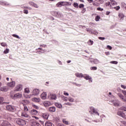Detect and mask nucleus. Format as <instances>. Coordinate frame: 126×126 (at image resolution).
<instances>
[{
  "label": "nucleus",
  "mask_w": 126,
  "mask_h": 126,
  "mask_svg": "<svg viewBox=\"0 0 126 126\" xmlns=\"http://www.w3.org/2000/svg\"><path fill=\"white\" fill-rule=\"evenodd\" d=\"M15 122L19 126H25L26 125V121L23 119L17 118L15 119Z\"/></svg>",
  "instance_id": "1"
},
{
  "label": "nucleus",
  "mask_w": 126,
  "mask_h": 126,
  "mask_svg": "<svg viewBox=\"0 0 126 126\" xmlns=\"http://www.w3.org/2000/svg\"><path fill=\"white\" fill-rule=\"evenodd\" d=\"M5 119L9 121V122H12L13 121V119H14V116L12 114H7L5 115Z\"/></svg>",
  "instance_id": "2"
},
{
  "label": "nucleus",
  "mask_w": 126,
  "mask_h": 126,
  "mask_svg": "<svg viewBox=\"0 0 126 126\" xmlns=\"http://www.w3.org/2000/svg\"><path fill=\"white\" fill-rule=\"evenodd\" d=\"M0 126H11L10 123L9 122L4 121V120H1L0 121Z\"/></svg>",
  "instance_id": "3"
},
{
  "label": "nucleus",
  "mask_w": 126,
  "mask_h": 126,
  "mask_svg": "<svg viewBox=\"0 0 126 126\" xmlns=\"http://www.w3.org/2000/svg\"><path fill=\"white\" fill-rule=\"evenodd\" d=\"M15 109L14 106L12 105H8L6 106V111H8V112H13Z\"/></svg>",
  "instance_id": "4"
},
{
  "label": "nucleus",
  "mask_w": 126,
  "mask_h": 126,
  "mask_svg": "<svg viewBox=\"0 0 126 126\" xmlns=\"http://www.w3.org/2000/svg\"><path fill=\"white\" fill-rule=\"evenodd\" d=\"M91 110L89 111V113L93 115V114H96L97 116H99V113L97 111L94 107H91Z\"/></svg>",
  "instance_id": "5"
},
{
  "label": "nucleus",
  "mask_w": 126,
  "mask_h": 126,
  "mask_svg": "<svg viewBox=\"0 0 126 126\" xmlns=\"http://www.w3.org/2000/svg\"><path fill=\"white\" fill-rule=\"evenodd\" d=\"M118 96L121 99L122 101L123 102H124L125 103H126V97H125V96L123 95V94L121 93L117 94Z\"/></svg>",
  "instance_id": "6"
},
{
  "label": "nucleus",
  "mask_w": 126,
  "mask_h": 126,
  "mask_svg": "<svg viewBox=\"0 0 126 126\" xmlns=\"http://www.w3.org/2000/svg\"><path fill=\"white\" fill-rule=\"evenodd\" d=\"M117 115L119 116V117H122L123 119H126V114L122 111H118Z\"/></svg>",
  "instance_id": "7"
},
{
  "label": "nucleus",
  "mask_w": 126,
  "mask_h": 126,
  "mask_svg": "<svg viewBox=\"0 0 126 126\" xmlns=\"http://www.w3.org/2000/svg\"><path fill=\"white\" fill-rule=\"evenodd\" d=\"M7 85L9 86V87L13 88V87H14V86H15V82L12 81L11 82L8 83L7 84Z\"/></svg>",
  "instance_id": "8"
},
{
  "label": "nucleus",
  "mask_w": 126,
  "mask_h": 126,
  "mask_svg": "<svg viewBox=\"0 0 126 126\" xmlns=\"http://www.w3.org/2000/svg\"><path fill=\"white\" fill-rule=\"evenodd\" d=\"M21 117L22 118H30V116L26 113V111H23L21 113Z\"/></svg>",
  "instance_id": "9"
},
{
  "label": "nucleus",
  "mask_w": 126,
  "mask_h": 126,
  "mask_svg": "<svg viewBox=\"0 0 126 126\" xmlns=\"http://www.w3.org/2000/svg\"><path fill=\"white\" fill-rule=\"evenodd\" d=\"M29 4L32 5V6H33V7H35V8H38V7H39V5L33 1H29Z\"/></svg>",
  "instance_id": "10"
},
{
  "label": "nucleus",
  "mask_w": 126,
  "mask_h": 126,
  "mask_svg": "<svg viewBox=\"0 0 126 126\" xmlns=\"http://www.w3.org/2000/svg\"><path fill=\"white\" fill-rule=\"evenodd\" d=\"M22 97V94H16L13 96V99H19Z\"/></svg>",
  "instance_id": "11"
},
{
  "label": "nucleus",
  "mask_w": 126,
  "mask_h": 126,
  "mask_svg": "<svg viewBox=\"0 0 126 126\" xmlns=\"http://www.w3.org/2000/svg\"><path fill=\"white\" fill-rule=\"evenodd\" d=\"M31 115H32V116H36V115H38V111L35 109L32 110L31 111Z\"/></svg>",
  "instance_id": "12"
},
{
  "label": "nucleus",
  "mask_w": 126,
  "mask_h": 126,
  "mask_svg": "<svg viewBox=\"0 0 126 126\" xmlns=\"http://www.w3.org/2000/svg\"><path fill=\"white\" fill-rule=\"evenodd\" d=\"M49 112L50 113H54V112H56V107L52 106L48 108Z\"/></svg>",
  "instance_id": "13"
},
{
  "label": "nucleus",
  "mask_w": 126,
  "mask_h": 126,
  "mask_svg": "<svg viewBox=\"0 0 126 126\" xmlns=\"http://www.w3.org/2000/svg\"><path fill=\"white\" fill-rule=\"evenodd\" d=\"M22 90V85H18L15 88V91H21Z\"/></svg>",
  "instance_id": "14"
},
{
  "label": "nucleus",
  "mask_w": 126,
  "mask_h": 126,
  "mask_svg": "<svg viewBox=\"0 0 126 126\" xmlns=\"http://www.w3.org/2000/svg\"><path fill=\"white\" fill-rule=\"evenodd\" d=\"M62 6H65V5H71V3L68 1H62Z\"/></svg>",
  "instance_id": "15"
},
{
  "label": "nucleus",
  "mask_w": 126,
  "mask_h": 126,
  "mask_svg": "<svg viewBox=\"0 0 126 126\" xmlns=\"http://www.w3.org/2000/svg\"><path fill=\"white\" fill-rule=\"evenodd\" d=\"M43 105L44 107H49V106H51V102L49 101H45L43 102Z\"/></svg>",
  "instance_id": "16"
},
{
  "label": "nucleus",
  "mask_w": 126,
  "mask_h": 126,
  "mask_svg": "<svg viewBox=\"0 0 126 126\" xmlns=\"http://www.w3.org/2000/svg\"><path fill=\"white\" fill-rule=\"evenodd\" d=\"M44 51L42 48H38L36 49V53H39V54H44Z\"/></svg>",
  "instance_id": "17"
},
{
  "label": "nucleus",
  "mask_w": 126,
  "mask_h": 126,
  "mask_svg": "<svg viewBox=\"0 0 126 126\" xmlns=\"http://www.w3.org/2000/svg\"><path fill=\"white\" fill-rule=\"evenodd\" d=\"M40 91L38 89H35L32 91V95H38L39 94Z\"/></svg>",
  "instance_id": "18"
},
{
  "label": "nucleus",
  "mask_w": 126,
  "mask_h": 126,
  "mask_svg": "<svg viewBox=\"0 0 126 126\" xmlns=\"http://www.w3.org/2000/svg\"><path fill=\"white\" fill-rule=\"evenodd\" d=\"M0 5H5V6H7L9 5V3H8L7 2L0 1Z\"/></svg>",
  "instance_id": "19"
},
{
  "label": "nucleus",
  "mask_w": 126,
  "mask_h": 126,
  "mask_svg": "<svg viewBox=\"0 0 126 126\" xmlns=\"http://www.w3.org/2000/svg\"><path fill=\"white\" fill-rule=\"evenodd\" d=\"M42 117L44 120H48V118H49V115L47 113H42Z\"/></svg>",
  "instance_id": "20"
},
{
  "label": "nucleus",
  "mask_w": 126,
  "mask_h": 126,
  "mask_svg": "<svg viewBox=\"0 0 126 126\" xmlns=\"http://www.w3.org/2000/svg\"><path fill=\"white\" fill-rule=\"evenodd\" d=\"M83 77L85 78V79H86V80H89V79H91V77L87 74L83 75Z\"/></svg>",
  "instance_id": "21"
},
{
  "label": "nucleus",
  "mask_w": 126,
  "mask_h": 126,
  "mask_svg": "<svg viewBox=\"0 0 126 126\" xmlns=\"http://www.w3.org/2000/svg\"><path fill=\"white\" fill-rule=\"evenodd\" d=\"M118 17L120 18L121 20H124V18H125V15L122 13H120L118 15Z\"/></svg>",
  "instance_id": "22"
},
{
  "label": "nucleus",
  "mask_w": 126,
  "mask_h": 126,
  "mask_svg": "<svg viewBox=\"0 0 126 126\" xmlns=\"http://www.w3.org/2000/svg\"><path fill=\"white\" fill-rule=\"evenodd\" d=\"M47 97V93L43 92L41 94V97L42 99L43 100H45Z\"/></svg>",
  "instance_id": "23"
},
{
  "label": "nucleus",
  "mask_w": 126,
  "mask_h": 126,
  "mask_svg": "<svg viewBox=\"0 0 126 126\" xmlns=\"http://www.w3.org/2000/svg\"><path fill=\"white\" fill-rule=\"evenodd\" d=\"M75 76H76V77H79V78H82L83 77V74L82 73H80L78 72H77L75 74Z\"/></svg>",
  "instance_id": "24"
},
{
  "label": "nucleus",
  "mask_w": 126,
  "mask_h": 126,
  "mask_svg": "<svg viewBox=\"0 0 126 126\" xmlns=\"http://www.w3.org/2000/svg\"><path fill=\"white\" fill-rule=\"evenodd\" d=\"M32 100L33 102H35L36 103H38V102H40V98L37 97H33L32 98Z\"/></svg>",
  "instance_id": "25"
},
{
  "label": "nucleus",
  "mask_w": 126,
  "mask_h": 126,
  "mask_svg": "<svg viewBox=\"0 0 126 126\" xmlns=\"http://www.w3.org/2000/svg\"><path fill=\"white\" fill-rule=\"evenodd\" d=\"M55 106H56V107H57V108H59V109H61V108L63 107V105H62V104H61L59 102L56 103Z\"/></svg>",
  "instance_id": "26"
},
{
  "label": "nucleus",
  "mask_w": 126,
  "mask_h": 126,
  "mask_svg": "<svg viewBox=\"0 0 126 126\" xmlns=\"http://www.w3.org/2000/svg\"><path fill=\"white\" fill-rule=\"evenodd\" d=\"M0 91H2L3 92H6V91H7V88L6 87H2L0 88Z\"/></svg>",
  "instance_id": "27"
},
{
  "label": "nucleus",
  "mask_w": 126,
  "mask_h": 126,
  "mask_svg": "<svg viewBox=\"0 0 126 126\" xmlns=\"http://www.w3.org/2000/svg\"><path fill=\"white\" fill-rule=\"evenodd\" d=\"M45 126H53V123L51 122L47 121L45 123Z\"/></svg>",
  "instance_id": "28"
},
{
  "label": "nucleus",
  "mask_w": 126,
  "mask_h": 126,
  "mask_svg": "<svg viewBox=\"0 0 126 126\" xmlns=\"http://www.w3.org/2000/svg\"><path fill=\"white\" fill-rule=\"evenodd\" d=\"M24 112H28L29 111V109H28V107L26 105V104H24Z\"/></svg>",
  "instance_id": "29"
},
{
  "label": "nucleus",
  "mask_w": 126,
  "mask_h": 126,
  "mask_svg": "<svg viewBox=\"0 0 126 126\" xmlns=\"http://www.w3.org/2000/svg\"><path fill=\"white\" fill-rule=\"evenodd\" d=\"M32 126H40V124L36 122H33L32 124H31Z\"/></svg>",
  "instance_id": "30"
},
{
  "label": "nucleus",
  "mask_w": 126,
  "mask_h": 126,
  "mask_svg": "<svg viewBox=\"0 0 126 126\" xmlns=\"http://www.w3.org/2000/svg\"><path fill=\"white\" fill-rule=\"evenodd\" d=\"M24 93H27V94H29L30 93V90L29 88H26L24 90Z\"/></svg>",
  "instance_id": "31"
},
{
  "label": "nucleus",
  "mask_w": 126,
  "mask_h": 126,
  "mask_svg": "<svg viewBox=\"0 0 126 126\" xmlns=\"http://www.w3.org/2000/svg\"><path fill=\"white\" fill-rule=\"evenodd\" d=\"M56 6L57 7H62V6H63L62 1H60L57 4H56Z\"/></svg>",
  "instance_id": "32"
},
{
  "label": "nucleus",
  "mask_w": 126,
  "mask_h": 126,
  "mask_svg": "<svg viewBox=\"0 0 126 126\" xmlns=\"http://www.w3.org/2000/svg\"><path fill=\"white\" fill-rule=\"evenodd\" d=\"M51 13L53 16H57L58 14V12L53 11H51Z\"/></svg>",
  "instance_id": "33"
},
{
  "label": "nucleus",
  "mask_w": 126,
  "mask_h": 126,
  "mask_svg": "<svg viewBox=\"0 0 126 126\" xmlns=\"http://www.w3.org/2000/svg\"><path fill=\"white\" fill-rule=\"evenodd\" d=\"M51 98L53 100H56V99H57V95H56L55 94H53L51 95Z\"/></svg>",
  "instance_id": "34"
},
{
  "label": "nucleus",
  "mask_w": 126,
  "mask_h": 126,
  "mask_svg": "<svg viewBox=\"0 0 126 126\" xmlns=\"http://www.w3.org/2000/svg\"><path fill=\"white\" fill-rule=\"evenodd\" d=\"M93 63H95V64H97L98 63H99V60H97V59H94L93 61Z\"/></svg>",
  "instance_id": "35"
},
{
  "label": "nucleus",
  "mask_w": 126,
  "mask_h": 126,
  "mask_svg": "<svg viewBox=\"0 0 126 126\" xmlns=\"http://www.w3.org/2000/svg\"><path fill=\"white\" fill-rule=\"evenodd\" d=\"M120 110L123 112H126V106H122L120 108Z\"/></svg>",
  "instance_id": "36"
},
{
  "label": "nucleus",
  "mask_w": 126,
  "mask_h": 126,
  "mask_svg": "<svg viewBox=\"0 0 126 126\" xmlns=\"http://www.w3.org/2000/svg\"><path fill=\"white\" fill-rule=\"evenodd\" d=\"M106 6H109L110 7H112V5L111 4V3L109 1H108L105 4Z\"/></svg>",
  "instance_id": "37"
},
{
  "label": "nucleus",
  "mask_w": 126,
  "mask_h": 126,
  "mask_svg": "<svg viewBox=\"0 0 126 126\" xmlns=\"http://www.w3.org/2000/svg\"><path fill=\"white\" fill-rule=\"evenodd\" d=\"M32 108H34V109H36V110H39V106L35 105V104H32Z\"/></svg>",
  "instance_id": "38"
},
{
  "label": "nucleus",
  "mask_w": 126,
  "mask_h": 126,
  "mask_svg": "<svg viewBox=\"0 0 126 126\" xmlns=\"http://www.w3.org/2000/svg\"><path fill=\"white\" fill-rule=\"evenodd\" d=\"M12 37H14L15 38H17V39H20V37L18 36V35H16L15 34H12Z\"/></svg>",
  "instance_id": "39"
},
{
  "label": "nucleus",
  "mask_w": 126,
  "mask_h": 126,
  "mask_svg": "<svg viewBox=\"0 0 126 126\" xmlns=\"http://www.w3.org/2000/svg\"><path fill=\"white\" fill-rule=\"evenodd\" d=\"M73 6H74V7H75L76 8H78V3H76V2H74Z\"/></svg>",
  "instance_id": "40"
},
{
  "label": "nucleus",
  "mask_w": 126,
  "mask_h": 126,
  "mask_svg": "<svg viewBox=\"0 0 126 126\" xmlns=\"http://www.w3.org/2000/svg\"><path fill=\"white\" fill-rule=\"evenodd\" d=\"M110 1H111L112 5H116L117 4L116 2L114 1V0H110Z\"/></svg>",
  "instance_id": "41"
},
{
  "label": "nucleus",
  "mask_w": 126,
  "mask_h": 126,
  "mask_svg": "<svg viewBox=\"0 0 126 126\" xmlns=\"http://www.w3.org/2000/svg\"><path fill=\"white\" fill-rule=\"evenodd\" d=\"M93 4L94 6H96V7L99 6V3L98 2H94L93 3Z\"/></svg>",
  "instance_id": "42"
},
{
  "label": "nucleus",
  "mask_w": 126,
  "mask_h": 126,
  "mask_svg": "<svg viewBox=\"0 0 126 126\" xmlns=\"http://www.w3.org/2000/svg\"><path fill=\"white\" fill-rule=\"evenodd\" d=\"M91 70H97V67L93 66L90 68Z\"/></svg>",
  "instance_id": "43"
},
{
  "label": "nucleus",
  "mask_w": 126,
  "mask_h": 126,
  "mask_svg": "<svg viewBox=\"0 0 126 126\" xmlns=\"http://www.w3.org/2000/svg\"><path fill=\"white\" fill-rule=\"evenodd\" d=\"M3 100L4 99L2 97H0V104H3Z\"/></svg>",
  "instance_id": "44"
},
{
  "label": "nucleus",
  "mask_w": 126,
  "mask_h": 126,
  "mask_svg": "<svg viewBox=\"0 0 126 126\" xmlns=\"http://www.w3.org/2000/svg\"><path fill=\"white\" fill-rule=\"evenodd\" d=\"M0 45L2 47H7V44L4 42L1 43Z\"/></svg>",
  "instance_id": "45"
},
{
  "label": "nucleus",
  "mask_w": 126,
  "mask_h": 126,
  "mask_svg": "<svg viewBox=\"0 0 126 126\" xmlns=\"http://www.w3.org/2000/svg\"><path fill=\"white\" fill-rule=\"evenodd\" d=\"M56 17H59V18L62 17V13L58 12H57V15L56 16Z\"/></svg>",
  "instance_id": "46"
},
{
  "label": "nucleus",
  "mask_w": 126,
  "mask_h": 126,
  "mask_svg": "<svg viewBox=\"0 0 126 126\" xmlns=\"http://www.w3.org/2000/svg\"><path fill=\"white\" fill-rule=\"evenodd\" d=\"M95 21H99L100 20V16H96L95 18Z\"/></svg>",
  "instance_id": "47"
},
{
  "label": "nucleus",
  "mask_w": 126,
  "mask_h": 126,
  "mask_svg": "<svg viewBox=\"0 0 126 126\" xmlns=\"http://www.w3.org/2000/svg\"><path fill=\"white\" fill-rule=\"evenodd\" d=\"M88 44L90 45H93V41L91 40V39L89 40L88 42Z\"/></svg>",
  "instance_id": "48"
},
{
  "label": "nucleus",
  "mask_w": 126,
  "mask_h": 126,
  "mask_svg": "<svg viewBox=\"0 0 126 126\" xmlns=\"http://www.w3.org/2000/svg\"><path fill=\"white\" fill-rule=\"evenodd\" d=\"M63 124H64L65 125H68V122L66 121L65 119H63Z\"/></svg>",
  "instance_id": "49"
},
{
  "label": "nucleus",
  "mask_w": 126,
  "mask_h": 126,
  "mask_svg": "<svg viewBox=\"0 0 126 126\" xmlns=\"http://www.w3.org/2000/svg\"><path fill=\"white\" fill-rule=\"evenodd\" d=\"M110 63H112L113 64H118V62L117 61H111L110 62Z\"/></svg>",
  "instance_id": "50"
},
{
  "label": "nucleus",
  "mask_w": 126,
  "mask_h": 126,
  "mask_svg": "<svg viewBox=\"0 0 126 126\" xmlns=\"http://www.w3.org/2000/svg\"><path fill=\"white\" fill-rule=\"evenodd\" d=\"M113 8L116 9V10H119L120 8H121V7H120V6H117L116 7H114Z\"/></svg>",
  "instance_id": "51"
},
{
  "label": "nucleus",
  "mask_w": 126,
  "mask_h": 126,
  "mask_svg": "<svg viewBox=\"0 0 126 126\" xmlns=\"http://www.w3.org/2000/svg\"><path fill=\"white\" fill-rule=\"evenodd\" d=\"M9 53V49H6V50L4 51V54H8Z\"/></svg>",
  "instance_id": "52"
},
{
  "label": "nucleus",
  "mask_w": 126,
  "mask_h": 126,
  "mask_svg": "<svg viewBox=\"0 0 126 126\" xmlns=\"http://www.w3.org/2000/svg\"><path fill=\"white\" fill-rule=\"evenodd\" d=\"M24 102L25 103V104H29L30 103V101L27 99L24 100Z\"/></svg>",
  "instance_id": "53"
},
{
  "label": "nucleus",
  "mask_w": 126,
  "mask_h": 126,
  "mask_svg": "<svg viewBox=\"0 0 126 126\" xmlns=\"http://www.w3.org/2000/svg\"><path fill=\"white\" fill-rule=\"evenodd\" d=\"M97 10H98V11H103L104 10V9L101 8V7H98L96 8Z\"/></svg>",
  "instance_id": "54"
},
{
  "label": "nucleus",
  "mask_w": 126,
  "mask_h": 126,
  "mask_svg": "<svg viewBox=\"0 0 126 126\" xmlns=\"http://www.w3.org/2000/svg\"><path fill=\"white\" fill-rule=\"evenodd\" d=\"M114 106L115 107H118V106H120V103H119V102H115L114 103Z\"/></svg>",
  "instance_id": "55"
},
{
  "label": "nucleus",
  "mask_w": 126,
  "mask_h": 126,
  "mask_svg": "<svg viewBox=\"0 0 126 126\" xmlns=\"http://www.w3.org/2000/svg\"><path fill=\"white\" fill-rule=\"evenodd\" d=\"M79 8H83L84 7V4H80L79 5Z\"/></svg>",
  "instance_id": "56"
},
{
  "label": "nucleus",
  "mask_w": 126,
  "mask_h": 126,
  "mask_svg": "<svg viewBox=\"0 0 126 126\" xmlns=\"http://www.w3.org/2000/svg\"><path fill=\"white\" fill-rule=\"evenodd\" d=\"M122 93L124 94V96L126 97V91L122 90Z\"/></svg>",
  "instance_id": "57"
},
{
  "label": "nucleus",
  "mask_w": 126,
  "mask_h": 126,
  "mask_svg": "<svg viewBox=\"0 0 126 126\" xmlns=\"http://www.w3.org/2000/svg\"><path fill=\"white\" fill-rule=\"evenodd\" d=\"M28 10H26V9H24V13H25V14H28Z\"/></svg>",
  "instance_id": "58"
},
{
  "label": "nucleus",
  "mask_w": 126,
  "mask_h": 126,
  "mask_svg": "<svg viewBox=\"0 0 126 126\" xmlns=\"http://www.w3.org/2000/svg\"><path fill=\"white\" fill-rule=\"evenodd\" d=\"M121 87L123 89H126V86L124 85H121Z\"/></svg>",
  "instance_id": "59"
},
{
  "label": "nucleus",
  "mask_w": 126,
  "mask_h": 126,
  "mask_svg": "<svg viewBox=\"0 0 126 126\" xmlns=\"http://www.w3.org/2000/svg\"><path fill=\"white\" fill-rule=\"evenodd\" d=\"M68 101L69 102H73V98H68Z\"/></svg>",
  "instance_id": "60"
},
{
  "label": "nucleus",
  "mask_w": 126,
  "mask_h": 126,
  "mask_svg": "<svg viewBox=\"0 0 126 126\" xmlns=\"http://www.w3.org/2000/svg\"><path fill=\"white\" fill-rule=\"evenodd\" d=\"M117 90L118 92H123V91H122V89L120 88H118Z\"/></svg>",
  "instance_id": "61"
},
{
  "label": "nucleus",
  "mask_w": 126,
  "mask_h": 126,
  "mask_svg": "<svg viewBox=\"0 0 126 126\" xmlns=\"http://www.w3.org/2000/svg\"><path fill=\"white\" fill-rule=\"evenodd\" d=\"M86 11V9L85 8H83L82 10V13H84Z\"/></svg>",
  "instance_id": "62"
},
{
  "label": "nucleus",
  "mask_w": 126,
  "mask_h": 126,
  "mask_svg": "<svg viewBox=\"0 0 126 126\" xmlns=\"http://www.w3.org/2000/svg\"><path fill=\"white\" fill-rule=\"evenodd\" d=\"M122 124L124 126H126V121H122Z\"/></svg>",
  "instance_id": "63"
},
{
  "label": "nucleus",
  "mask_w": 126,
  "mask_h": 126,
  "mask_svg": "<svg viewBox=\"0 0 126 126\" xmlns=\"http://www.w3.org/2000/svg\"><path fill=\"white\" fill-rule=\"evenodd\" d=\"M98 39L99 40H105V37H99Z\"/></svg>",
  "instance_id": "64"
}]
</instances>
